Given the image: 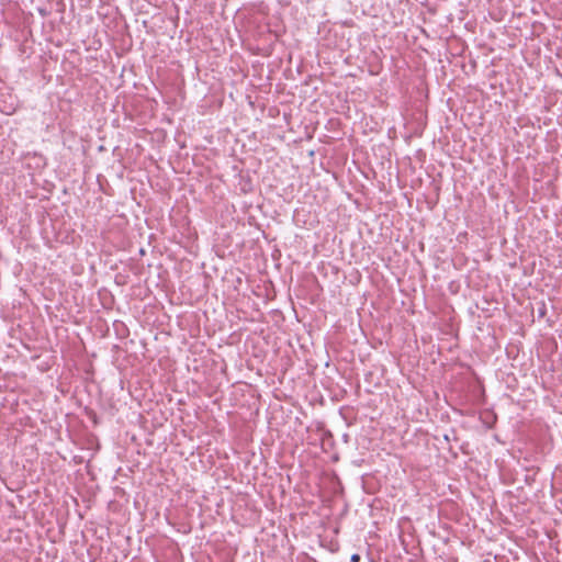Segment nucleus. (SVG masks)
Wrapping results in <instances>:
<instances>
[{"mask_svg": "<svg viewBox=\"0 0 562 562\" xmlns=\"http://www.w3.org/2000/svg\"><path fill=\"white\" fill-rule=\"evenodd\" d=\"M445 440H446V441H449V440H450L449 435H445Z\"/></svg>", "mask_w": 562, "mask_h": 562, "instance_id": "f03ea898", "label": "nucleus"}, {"mask_svg": "<svg viewBox=\"0 0 562 562\" xmlns=\"http://www.w3.org/2000/svg\"><path fill=\"white\" fill-rule=\"evenodd\" d=\"M360 559H361L360 555L358 553H355V554L351 555L350 561L351 562H359Z\"/></svg>", "mask_w": 562, "mask_h": 562, "instance_id": "f257e3e1", "label": "nucleus"}]
</instances>
